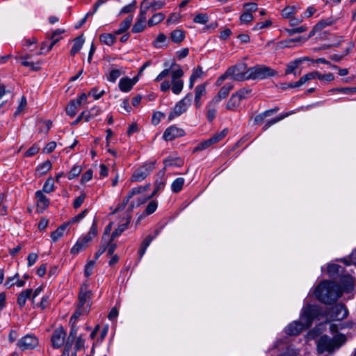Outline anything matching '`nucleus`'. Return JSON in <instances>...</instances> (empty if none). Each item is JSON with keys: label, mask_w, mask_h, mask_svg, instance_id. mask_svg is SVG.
<instances>
[{"label": "nucleus", "mask_w": 356, "mask_h": 356, "mask_svg": "<svg viewBox=\"0 0 356 356\" xmlns=\"http://www.w3.org/2000/svg\"><path fill=\"white\" fill-rule=\"evenodd\" d=\"M316 298L326 305H332L341 296L342 291L338 284L333 281H323L314 290Z\"/></svg>", "instance_id": "f257e3e1"}, {"label": "nucleus", "mask_w": 356, "mask_h": 356, "mask_svg": "<svg viewBox=\"0 0 356 356\" xmlns=\"http://www.w3.org/2000/svg\"><path fill=\"white\" fill-rule=\"evenodd\" d=\"M346 340L343 334L336 335L333 339L327 335L321 336L317 342V350L319 353H332L345 343Z\"/></svg>", "instance_id": "f03ea898"}, {"label": "nucleus", "mask_w": 356, "mask_h": 356, "mask_svg": "<svg viewBox=\"0 0 356 356\" xmlns=\"http://www.w3.org/2000/svg\"><path fill=\"white\" fill-rule=\"evenodd\" d=\"M248 80L265 79L278 75V72L265 65H257L248 68Z\"/></svg>", "instance_id": "7ed1b4c3"}, {"label": "nucleus", "mask_w": 356, "mask_h": 356, "mask_svg": "<svg viewBox=\"0 0 356 356\" xmlns=\"http://www.w3.org/2000/svg\"><path fill=\"white\" fill-rule=\"evenodd\" d=\"M97 234V220L94 219L90 231L83 237L78 239L74 246L71 248L70 252L72 254H77L82 250H85L88 243L95 237Z\"/></svg>", "instance_id": "20e7f679"}, {"label": "nucleus", "mask_w": 356, "mask_h": 356, "mask_svg": "<svg viewBox=\"0 0 356 356\" xmlns=\"http://www.w3.org/2000/svg\"><path fill=\"white\" fill-rule=\"evenodd\" d=\"M323 315V310L321 307L316 305H307L300 315V320L305 324L306 327H310L313 321Z\"/></svg>", "instance_id": "39448f33"}, {"label": "nucleus", "mask_w": 356, "mask_h": 356, "mask_svg": "<svg viewBox=\"0 0 356 356\" xmlns=\"http://www.w3.org/2000/svg\"><path fill=\"white\" fill-rule=\"evenodd\" d=\"M193 99V94L188 92L186 95L179 101L168 115V120L171 121L174 118L181 115L182 113H185L189 106L191 104Z\"/></svg>", "instance_id": "423d86ee"}, {"label": "nucleus", "mask_w": 356, "mask_h": 356, "mask_svg": "<svg viewBox=\"0 0 356 356\" xmlns=\"http://www.w3.org/2000/svg\"><path fill=\"white\" fill-rule=\"evenodd\" d=\"M248 66L245 63H241L229 67L227 74H229L231 79L234 81H243L248 80Z\"/></svg>", "instance_id": "0eeeda50"}, {"label": "nucleus", "mask_w": 356, "mask_h": 356, "mask_svg": "<svg viewBox=\"0 0 356 356\" xmlns=\"http://www.w3.org/2000/svg\"><path fill=\"white\" fill-rule=\"evenodd\" d=\"M92 292L89 289V284L83 283L81 285L80 291L78 296V303L77 305L80 307L90 309L92 305Z\"/></svg>", "instance_id": "6e6552de"}, {"label": "nucleus", "mask_w": 356, "mask_h": 356, "mask_svg": "<svg viewBox=\"0 0 356 356\" xmlns=\"http://www.w3.org/2000/svg\"><path fill=\"white\" fill-rule=\"evenodd\" d=\"M154 168V162L145 163V165L140 166L133 172L131 177V181L137 182L143 181L150 174Z\"/></svg>", "instance_id": "1a4fd4ad"}, {"label": "nucleus", "mask_w": 356, "mask_h": 356, "mask_svg": "<svg viewBox=\"0 0 356 356\" xmlns=\"http://www.w3.org/2000/svg\"><path fill=\"white\" fill-rule=\"evenodd\" d=\"M348 311L343 304H337L328 312V317L332 321H341L347 317Z\"/></svg>", "instance_id": "9d476101"}, {"label": "nucleus", "mask_w": 356, "mask_h": 356, "mask_svg": "<svg viewBox=\"0 0 356 356\" xmlns=\"http://www.w3.org/2000/svg\"><path fill=\"white\" fill-rule=\"evenodd\" d=\"M38 345V339L33 334H26L19 339L17 346L22 350L35 348Z\"/></svg>", "instance_id": "9b49d317"}, {"label": "nucleus", "mask_w": 356, "mask_h": 356, "mask_svg": "<svg viewBox=\"0 0 356 356\" xmlns=\"http://www.w3.org/2000/svg\"><path fill=\"white\" fill-rule=\"evenodd\" d=\"M66 337V332L63 327H59L54 330L51 341L54 348L58 349L63 346Z\"/></svg>", "instance_id": "f8f14e48"}, {"label": "nucleus", "mask_w": 356, "mask_h": 356, "mask_svg": "<svg viewBox=\"0 0 356 356\" xmlns=\"http://www.w3.org/2000/svg\"><path fill=\"white\" fill-rule=\"evenodd\" d=\"M184 135L185 131L183 129L172 125L165 130L163 138L166 141H171Z\"/></svg>", "instance_id": "ddd939ff"}, {"label": "nucleus", "mask_w": 356, "mask_h": 356, "mask_svg": "<svg viewBox=\"0 0 356 356\" xmlns=\"http://www.w3.org/2000/svg\"><path fill=\"white\" fill-rule=\"evenodd\" d=\"M309 328L302 321H295L288 325L285 329V332L290 336L298 335L302 330Z\"/></svg>", "instance_id": "4468645a"}, {"label": "nucleus", "mask_w": 356, "mask_h": 356, "mask_svg": "<svg viewBox=\"0 0 356 356\" xmlns=\"http://www.w3.org/2000/svg\"><path fill=\"white\" fill-rule=\"evenodd\" d=\"M309 58L308 57H302L296 58L292 61H290L286 65V68L285 70V75L293 74L295 76L300 74V72H297V70L298 69L300 65H301L305 60H309Z\"/></svg>", "instance_id": "2eb2a0df"}, {"label": "nucleus", "mask_w": 356, "mask_h": 356, "mask_svg": "<svg viewBox=\"0 0 356 356\" xmlns=\"http://www.w3.org/2000/svg\"><path fill=\"white\" fill-rule=\"evenodd\" d=\"M234 88V85L231 83L225 84L219 90L217 95L211 101V104L217 105L222 99H225L229 92Z\"/></svg>", "instance_id": "dca6fc26"}, {"label": "nucleus", "mask_w": 356, "mask_h": 356, "mask_svg": "<svg viewBox=\"0 0 356 356\" xmlns=\"http://www.w3.org/2000/svg\"><path fill=\"white\" fill-rule=\"evenodd\" d=\"M35 198L37 199L38 209L40 210V212H43V211L49 207L50 203L49 200L41 191L35 192Z\"/></svg>", "instance_id": "f3484780"}, {"label": "nucleus", "mask_w": 356, "mask_h": 356, "mask_svg": "<svg viewBox=\"0 0 356 356\" xmlns=\"http://www.w3.org/2000/svg\"><path fill=\"white\" fill-rule=\"evenodd\" d=\"M105 1L104 0H97L95 3L94 4L93 7H92V10H90L89 12H88L86 15L84 16L83 18H82L79 22L77 24L75 25V28L76 29H79L80 27H81L87 21V19L90 17V16H92L98 10V8L102 6L103 5L104 3H105Z\"/></svg>", "instance_id": "a211bd4d"}, {"label": "nucleus", "mask_w": 356, "mask_h": 356, "mask_svg": "<svg viewBox=\"0 0 356 356\" xmlns=\"http://www.w3.org/2000/svg\"><path fill=\"white\" fill-rule=\"evenodd\" d=\"M207 83L200 84L195 88V106L197 108H199L202 106L201 98L207 94L206 90Z\"/></svg>", "instance_id": "6ab92c4d"}, {"label": "nucleus", "mask_w": 356, "mask_h": 356, "mask_svg": "<svg viewBox=\"0 0 356 356\" xmlns=\"http://www.w3.org/2000/svg\"><path fill=\"white\" fill-rule=\"evenodd\" d=\"M295 113V111H291L289 112H286V113H281L280 115L277 116L276 118H274L268 121H267L263 128H262V130L263 131H266L267 129H268L271 126H273V124L279 122L280 121L284 120V118L289 117V115H292V114H294Z\"/></svg>", "instance_id": "aec40b11"}, {"label": "nucleus", "mask_w": 356, "mask_h": 356, "mask_svg": "<svg viewBox=\"0 0 356 356\" xmlns=\"http://www.w3.org/2000/svg\"><path fill=\"white\" fill-rule=\"evenodd\" d=\"M32 292L33 290L31 289H26L18 295L17 303L19 307L22 308L28 299L31 300Z\"/></svg>", "instance_id": "412c9836"}, {"label": "nucleus", "mask_w": 356, "mask_h": 356, "mask_svg": "<svg viewBox=\"0 0 356 356\" xmlns=\"http://www.w3.org/2000/svg\"><path fill=\"white\" fill-rule=\"evenodd\" d=\"M133 20V16L129 15L124 21H122L119 26L118 29L115 31V35H120L125 33L130 27Z\"/></svg>", "instance_id": "4be33fe9"}, {"label": "nucleus", "mask_w": 356, "mask_h": 356, "mask_svg": "<svg viewBox=\"0 0 356 356\" xmlns=\"http://www.w3.org/2000/svg\"><path fill=\"white\" fill-rule=\"evenodd\" d=\"M156 48H163L168 46V40L164 33H159L157 38L152 42Z\"/></svg>", "instance_id": "5701e85b"}, {"label": "nucleus", "mask_w": 356, "mask_h": 356, "mask_svg": "<svg viewBox=\"0 0 356 356\" xmlns=\"http://www.w3.org/2000/svg\"><path fill=\"white\" fill-rule=\"evenodd\" d=\"M241 102L238 96L233 93L226 104V108L230 111H236L239 107Z\"/></svg>", "instance_id": "b1692460"}, {"label": "nucleus", "mask_w": 356, "mask_h": 356, "mask_svg": "<svg viewBox=\"0 0 356 356\" xmlns=\"http://www.w3.org/2000/svg\"><path fill=\"white\" fill-rule=\"evenodd\" d=\"M185 37V32L181 29H175L170 33V39L176 44L181 43Z\"/></svg>", "instance_id": "393cba45"}, {"label": "nucleus", "mask_w": 356, "mask_h": 356, "mask_svg": "<svg viewBox=\"0 0 356 356\" xmlns=\"http://www.w3.org/2000/svg\"><path fill=\"white\" fill-rule=\"evenodd\" d=\"M119 88L124 92H129L133 88V83L129 77L121 79L118 83Z\"/></svg>", "instance_id": "a878e982"}, {"label": "nucleus", "mask_w": 356, "mask_h": 356, "mask_svg": "<svg viewBox=\"0 0 356 356\" xmlns=\"http://www.w3.org/2000/svg\"><path fill=\"white\" fill-rule=\"evenodd\" d=\"M83 43H84V39H83V35L76 37L74 40V44L70 50V54L72 56H74L75 54H76L81 50Z\"/></svg>", "instance_id": "bb28decb"}, {"label": "nucleus", "mask_w": 356, "mask_h": 356, "mask_svg": "<svg viewBox=\"0 0 356 356\" xmlns=\"http://www.w3.org/2000/svg\"><path fill=\"white\" fill-rule=\"evenodd\" d=\"M68 224L64 223L59 226L55 231L51 234V238L53 242H56L64 235V232L67 227Z\"/></svg>", "instance_id": "cd10ccee"}, {"label": "nucleus", "mask_w": 356, "mask_h": 356, "mask_svg": "<svg viewBox=\"0 0 356 356\" xmlns=\"http://www.w3.org/2000/svg\"><path fill=\"white\" fill-rule=\"evenodd\" d=\"M90 309H88L87 307H80L79 306H76V309L73 315L71 316L70 320V323H76L77 319L82 315H86L89 313Z\"/></svg>", "instance_id": "c85d7f7f"}, {"label": "nucleus", "mask_w": 356, "mask_h": 356, "mask_svg": "<svg viewBox=\"0 0 356 356\" xmlns=\"http://www.w3.org/2000/svg\"><path fill=\"white\" fill-rule=\"evenodd\" d=\"M99 40L108 46H112L116 41L115 35L112 33H102L99 35Z\"/></svg>", "instance_id": "c756f323"}, {"label": "nucleus", "mask_w": 356, "mask_h": 356, "mask_svg": "<svg viewBox=\"0 0 356 356\" xmlns=\"http://www.w3.org/2000/svg\"><path fill=\"white\" fill-rule=\"evenodd\" d=\"M51 168H52V164H51V161L49 160H47L46 161H44L42 163L38 165L35 169V171L40 175H44L48 171H49L51 169Z\"/></svg>", "instance_id": "7c9ffc66"}, {"label": "nucleus", "mask_w": 356, "mask_h": 356, "mask_svg": "<svg viewBox=\"0 0 356 356\" xmlns=\"http://www.w3.org/2000/svg\"><path fill=\"white\" fill-rule=\"evenodd\" d=\"M79 107V102H74V100L72 99L70 101L66 106V113L70 117H74L76 114Z\"/></svg>", "instance_id": "2f4dec72"}, {"label": "nucleus", "mask_w": 356, "mask_h": 356, "mask_svg": "<svg viewBox=\"0 0 356 356\" xmlns=\"http://www.w3.org/2000/svg\"><path fill=\"white\" fill-rule=\"evenodd\" d=\"M185 183V179L183 177H178L173 181L171 185L172 191L175 193L180 192Z\"/></svg>", "instance_id": "473e14b6"}, {"label": "nucleus", "mask_w": 356, "mask_h": 356, "mask_svg": "<svg viewBox=\"0 0 356 356\" xmlns=\"http://www.w3.org/2000/svg\"><path fill=\"white\" fill-rule=\"evenodd\" d=\"M327 270L330 276L332 277L341 273L343 271V268L339 264H330L327 265Z\"/></svg>", "instance_id": "72a5a7b5"}, {"label": "nucleus", "mask_w": 356, "mask_h": 356, "mask_svg": "<svg viewBox=\"0 0 356 356\" xmlns=\"http://www.w3.org/2000/svg\"><path fill=\"white\" fill-rule=\"evenodd\" d=\"M165 19V15L163 13L154 14L147 22L149 26H153L161 22Z\"/></svg>", "instance_id": "f704fd0d"}, {"label": "nucleus", "mask_w": 356, "mask_h": 356, "mask_svg": "<svg viewBox=\"0 0 356 356\" xmlns=\"http://www.w3.org/2000/svg\"><path fill=\"white\" fill-rule=\"evenodd\" d=\"M145 4H147L153 10H156L162 8L165 3L162 1L145 0Z\"/></svg>", "instance_id": "c9c22d12"}, {"label": "nucleus", "mask_w": 356, "mask_h": 356, "mask_svg": "<svg viewBox=\"0 0 356 356\" xmlns=\"http://www.w3.org/2000/svg\"><path fill=\"white\" fill-rule=\"evenodd\" d=\"M216 105L211 104V102L207 105V118L210 122H213L216 116L217 111L215 108Z\"/></svg>", "instance_id": "e433bc0d"}, {"label": "nucleus", "mask_w": 356, "mask_h": 356, "mask_svg": "<svg viewBox=\"0 0 356 356\" xmlns=\"http://www.w3.org/2000/svg\"><path fill=\"white\" fill-rule=\"evenodd\" d=\"M172 91L175 95H179L183 90L184 81L182 80H172Z\"/></svg>", "instance_id": "4c0bfd02"}, {"label": "nucleus", "mask_w": 356, "mask_h": 356, "mask_svg": "<svg viewBox=\"0 0 356 356\" xmlns=\"http://www.w3.org/2000/svg\"><path fill=\"white\" fill-rule=\"evenodd\" d=\"M146 21L138 19L134 24L131 31L135 33L142 32L145 28Z\"/></svg>", "instance_id": "58836bf2"}, {"label": "nucleus", "mask_w": 356, "mask_h": 356, "mask_svg": "<svg viewBox=\"0 0 356 356\" xmlns=\"http://www.w3.org/2000/svg\"><path fill=\"white\" fill-rule=\"evenodd\" d=\"M54 179L51 177H49L46 179L43 187L42 192L50 193L54 191Z\"/></svg>", "instance_id": "ea45409f"}, {"label": "nucleus", "mask_w": 356, "mask_h": 356, "mask_svg": "<svg viewBox=\"0 0 356 356\" xmlns=\"http://www.w3.org/2000/svg\"><path fill=\"white\" fill-rule=\"evenodd\" d=\"M252 92V89L243 88L236 91L235 95L238 96L241 101L248 98Z\"/></svg>", "instance_id": "a19ab883"}, {"label": "nucleus", "mask_w": 356, "mask_h": 356, "mask_svg": "<svg viewBox=\"0 0 356 356\" xmlns=\"http://www.w3.org/2000/svg\"><path fill=\"white\" fill-rule=\"evenodd\" d=\"M340 281H341V284L346 283V284H344V287H343V289L346 291H350L351 289H353V279L350 275H344L343 277H342L341 278Z\"/></svg>", "instance_id": "79ce46f5"}, {"label": "nucleus", "mask_w": 356, "mask_h": 356, "mask_svg": "<svg viewBox=\"0 0 356 356\" xmlns=\"http://www.w3.org/2000/svg\"><path fill=\"white\" fill-rule=\"evenodd\" d=\"M41 61L30 62L26 60H22L21 62L22 65L30 67L33 71H39L40 70V65H42Z\"/></svg>", "instance_id": "37998d69"}, {"label": "nucleus", "mask_w": 356, "mask_h": 356, "mask_svg": "<svg viewBox=\"0 0 356 356\" xmlns=\"http://www.w3.org/2000/svg\"><path fill=\"white\" fill-rule=\"evenodd\" d=\"M172 66H177V69L172 70V80H180L179 79L183 76L184 72L179 65L176 63H173Z\"/></svg>", "instance_id": "c03bdc74"}, {"label": "nucleus", "mask_w": 356, "mask_h": 356, "mask_svg": "<svg viewBox=\"0 0 356 356\" xmlns=\"http://www.w3.org/2000/svg\"><path fill=\"white\" fill-rule=\"evenodd\" d=\"M228 133L227 129H224L219 133H216L212 137L210 138L212 144H215L219 141H220Z\"/></svg>", "instance_id": "a18cd8bd"}, {"label": "nucleus", "mask_w": 356, "mask_h": 356, "mask_svg": "<svg viewBox=\"0 0 356 356\" xmlns=\"http://www.w3.org/2000/svg\"><path fill=\"white\" fill-rule=\"evenodd\" d=\"M296 8L294 6H286L282 10V15L284 18H291L296 14Z\"/></svg>", "instance_id": "49530a36"}, {"label": "nucleus", "mask_w": 356, "mask_h": 356, "mask_svg": "<svg viewBox=\"0 0 356 356\" xmlns=\"http://www.w3.org/2000/svg\"><path fill=\"white\" fill-rule=\"evenodd\" d=\"M158 203L156 200H152L149 202L147 206L146 207L144 213L145 215H151L157 209Z\"/></svg>", "instance_id": "de8ad7c7"}, {"label": "nucleus", "mask_w": 356, "mask_h": 356, "mask_svg": "<svg viewBox=\"0 0 356 356\" xmlns=\"http://www.w3.org/2000/svg\"><path fill=\"white\" fill-rule=\"evenodd\" d=\"M165 168L163 169V172L165 171L166 167L168 166H178L180 167L183 165V161L180 159H166L163 161Z\"/></svg>", "instance_id": "09e8293b"}, {"label": "nucleus", "mask_w": 356, "mask_h": 356, "mask_svg": "<svg viewBox=\"0 0 356 356\" xmlns=\"http://www.w3.org/2000/svg\"><path fill=\"white\" fill-rule=\"evenodd\" d=\"M75 339H70L67 337L66 341L64 342V350L63 353H65L66 355L70 356V353L72 351V346L74 343Z\"/></svg>", "instance_id": "8fccbe9b"}, {"label": "nucleus", "mask_w": 356, "mask_h": 356, "mask_svg": "<svg viewBox=\"0 0 356 356\" xmlns=\"http://www.w3.org/2000/svg\"><path fill=\"white\" fill-rule=\"evenodd\" d=\"M127 229V223H124L118 227L111 234V241H114V239L119 236L124 230Z\"/></svg>", "instance_id": "3c124183"}, {"label": "nucleus", "mask_w": 356, "mask_h": 356, "mask_svg": "<svg viewBox=\"0 0 356 356\" xmlns=\"http://www.w3.org/2000/svg\"><path fill=\"white\" fill-rule=\"evenodd\" d=\"M88 212V210L87 209H84L81 213H79L78 215L72 217L67 224H68V225H69L70 224H74V223L81 221L83 218H85V216H86Z\"/></svg>", "instance_id": "603ef678"}, {"label": "nucleus", "mask_w": 356, "mask_h": 356, "mask_svg": "<svg viewBox=\"0 0 356 356\" xmlns=\"http://www.w3.org/2000/svg\"><path fill=\"white\" fill-rule=\"evenodd\" d=\"M212 144L211 143V140H210V138L204 140V141H202L200 143H199L195 148H194V150L193 152H199V151H202V150H204L208 147H209Z\"/></svg>", "instance_id": "864d4df0"}, {"label": "nucleus", "mask_w": 356, "mask_h": 356, "mask_svg": "<svg viewBox=\"0 0 356 356\" xmlns=\"http://www.w3.org/2000/svg\"><path fill=\"white\" fill-rule=\"evenodd\" d=\"M40 149V146L38 144L34 143L30 148L27 149V151L25 152L24 156L31 157L36 154L39 152Z\"/></svg>", "instance_id": "5fc2aeb1"}, {"label": "nucleus", "mask_w": 356, "mask_h": 356, "mask_svg": "<svg viewBox=\"0 0 356 356\" xmlns=\"http://www.w3.org/2000/svg\"><path fill=\"white\" fill-rule=\"evenodd\" d=\"M136 8V1L134 0L131 3L124 6L121 10L120 14L130 13L135 10Z\"/></svg>", "instance_id": "6e6d98bb"}, {"label": "nucleus", "mask_w": 356, "mask_h": 356, "mask_svg": "<svg viewBox=\"0 0 356 356\" xmlns=\"http://www.w3.org/2000/svg\"><path fill=\"white\" fill-rule=\"evenodd\" d=\"M209 21V17L207 14L200 13L197 15L194 19L193 22L197 24H205Z\"/></svg>", "instance_id": "4d7b16f0"}, {"label": "nucleus", "mask_w": 356, "mask_h": 356, "mask_svg": "<svg viewBox=\"0 0 356 356\" xmlns=\"http://www.w3.org/2000/svg\"><path fill=\"white\" fill-rule=\"evenodd\" d=\"M334 21L330 19H322L315 25L314 29L316 30H321L327 26L332 25Z\"/></svg>", "instance_id": "13d9d810"}, {"label": "nucleus", "mask_w": 356, "mask_h": 356, "mask_svg": "<svg viewBox=\"0 0 356 356\" xmlns=\"http://www.w3.org/2000/svg\"><path fill=\"white\" fill-rule=\"evenodd\" d=\"M307 30V27L305 25L293 29H286V32L289 35H293L296 33H300L306 31Z\"/></svg>", "instance_id": "bf43d9fd"}, {"label": "nucleus", "mask_w": 356, "mask_h": 356, "mask_svg": "<svg viewBox=\"0 0 356 356\" xmlns=\"http://www.w3.org/2000/svg\"><path fill=\"white\" fill-rule=\"evenodd\" d=\"M149 9V6L147 4H145V0H143L140 5V13L138 19L146 21V15Z\"/></svg>", "instance_id": "052dcab7"}, {"label": "nucleus", "mask_w": 356, "mask_h": 356, "mask_svg": "<svg viewBox=\"0 0 356 356\" xmlns=\"http://www.w3.org/2000/svg\"><path fill=\"white\" fill-rule=\"evenodd\" d=\"M104 90L99 91L97 87H94L89 91L88 95L92 96L95 99H99L104 95Z\"/></svg>", "instance_id": "680f3d73"}, {"label": "nucleus", "mask_w": 356, "mask_h": 356, "mask_svg": "<svg viewBox=\"0 0 356 356\" xmlns=\"http://www.w3.org/2000/svg\"><path fill=\"white\" fill-rule=\"evenodd\" d=\"M81 172V168L80 165H74L70 172L68 173L67 177L70 180L74 179L77 176L79 175V174Z\"/></svg>", "instance_id": "e2e57ef3"}, {"label": "nucleus", "mask_w": 356, "mask_h": 356, "mask_svg": "<svg viewBox=\"0 0 356 356\" xmlns=\"http://www.w3.org/2000/svg\"><path fill=\"white\" fill-rule=\"evenodd\" d=\"M121 75V72L119 70L115 69L112 70L108 76H107V80L110 82L114 83L117 80L118 77Z\"/></svg>", "instance_id": "0e129e2a"}, {"label": "nucleus", "mask_w": 356, "mask_h": 356, "mask_svg": "<svg viewBox=\"0 0 356 356\" xmlns=\"http://www.w3.org/2000/svg\"><path fill=\"white\" fill-rule=\"evenodd\" d=\"M253 15L252 13L245 11L240 16V21L242 24H248L253 19Z\"/></svg>", "instance_id": "69168bd1"}, {"label": "nucleus", "mask_w": 356, "mask_h": 356, "mask_svg": "<svg viewBox=\"0 0 356 356\" xmlns=\"http://www.w3.org/2000/svg\"><path fill=\"white\" fill-rule=\"evenodd\" d=\"M104 245L106 246V251H107V254L108 256L113 255L116 248H117V244L115 243H114L113 241H111V238L109 241Z\"/></svg>", "instance_id": "338daca9"}, {"label": "nucleus", "mask_w": 356, "mask_h": 356, "mask_svg": "<svg viewBox=\"0 0 356 356\" xmlns=\"http://www.w3.org/2000/svg\"><path fill=\"white\" fill-rule=\"evenodd\" d=\"M204 72L202 70V67L200 65H197V67L193 70V73L191 75L195 79H200L204 75Z\"/></svg>", "instance_id": "774afa93"}]
</instances>
